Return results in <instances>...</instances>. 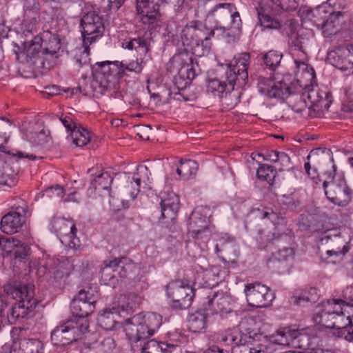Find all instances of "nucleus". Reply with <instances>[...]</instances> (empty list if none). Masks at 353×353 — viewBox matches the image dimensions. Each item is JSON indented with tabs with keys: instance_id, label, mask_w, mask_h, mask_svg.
<instances>
[{
	"instance_id": "nucleus-1",
	"label": "nucleus",
	"mask_w": 353,
	"mask_h": 353,
	"mask_svg": "<svg viewBox=\"0 0 353 353\" xmlns=\"http://www.w3.org/2000/svg\"><path fill=\"white\" fill-rule=\"evenodd\" d=\"M209 15L219 19L220 26L214 30L208 28L200 21H192L182 30L181 40L196 57H203L211 49V37L216 31H221L223 37L234 34L241 28L242 23L239 13L232 3H219L208 12Z\"/></svg>"
},
{
	"instance_id": "nucleus-2",
	"label": "nucleus",
	"mask_w": 353,
	"mask_h": 353,
	"mask_svg": "<svg viewBox=\"0 0 353 353\" xmlns=\"http://www.w3.org/2000/svg\"><path fill=\"white\" fill-rule=\"evenodd\" d=\"M153 40L150 34L144 33L137 37H130L121 42L123 49L134 51L136 60L128 64L119 61H102L96 63L92 67L93 83L103 92L114 87L119 78L126 71L139 74L142 72L147 61L151 58V49Z\"/></svg>"
},
{
	"instance_id": "nucleus-3",
	"label": "nucleus",
	"mask_w": 353,
	"mask_h": 353,
	"mask_svg": "<svg viewBox=\"0 0 353 353\" xmlns=\"http://www.w3.org/2000/svg\"><path fill=\"white\" fill-rule=\"evenodd\" d=\"M250 63L249 53H241L235 56L227 65L224 79H208L206 84L208 93L222 99L226 98L234 89V85L242 87L248 81V67Z\"/></svg>"
},
{
	"instance_id": "nucleus-4",
	"label": "nucleus",
	"mask_w": 353,
	"mask_h": 353,
	"mask_svg": "<svg viewBox=\"0 0 353 353\" xmlns=\"http://www.w3.org/2000/svg\"><path fill=\"white\" fill-rule=\"evenodd\" d=\"M296 75L299 79L292 83L294 92H303L309 103V109L316 110H327L332 103L331 95L325 88H319L316 83L314 68L304 61L295 60Z\"/></svg>"
},
{
	"instance_id": "nucleus-5",
	"label": "nucleus",
	"mask_w": 353,
	"mask_h": 353,
	"mask_svg": "<svg viewBox=\"0 0 353 353\" xmlns=\"http://www.w3.org/2000/svg\"><path fill=\"white\" fill-rule=\"evenodd\" d=\"M268 338L255 330L243 332L237 327L228 329L217 336L221 344L231 346L232 353H269L273 344Z\"/></svg>"
},
{
	"instance_id": "nucleus-6",
	"label": "nucleus",
	"mask_w": 353,
	"mask_h": 353,
	"mask_svg": "<svg viewBox=\"0 0 353 353\" xmlns=\"http://www.w3.org/2000/svg\"><path fill=\"white\" fill-rule=\"evenodd\" d=\"M353 305L341 299L323 301L314 310L313 321L328 329H343L353 324Z\"/></svg>"
},
{
	"instance_id": "nucleus-7",
	"label": "nucleus",
	"mask_w": 353,
	"mask_h": 353,
	"mask_svg": "<svg viewBox=\"0 0 353 353\" xmlns=\"http://www.w3.org/2000/svg\"><path fill=\"white\" fill-rule=\"evenodd\" d=\"M4 292L16 300L7 313V318L11 324L21 321L32 312L38 303L34 298L33 287L17 280H10L3 285Z\"/></svg>"
},
{
	"instance_id": "nucleus-8",
	"label": "nucleus",
	"mask_w": 353,
	"mask_h": 353,
	"mask_svg": "<svg viewBox=\"0 0 353 353\" xmlns=\"http://www.w3.org/2000/svg\"><path fill=\"white\" fill-rule=\"evenodd\" d=\"M268 339L273 345H292L296 348L307 351V353H325L323 350L315 348L319 339L310 328L299 331L290 327H281L275 334L269 336Z\"/></svg>"
},
{
	"instance_id": "nucleus-9",
	"label": "nucleus",
	"mask_w": 353,
	"mask_h": 353,
	"mask_svg": "<svg viewBox=\"0 0 353 353\" xmlns=\"http://www.w3.org/2000/svg\"><path fill=\"white\" fill-rule=\"evenodd\" d=\"M210 208L207 206H197L191 213L188 222V234L194 239V242H188L187 248L195 251L193 256L201 255L204 251L210 240V230L208 227V213Z\"/></svg>"
},
{
	"instance_id": "nucleus-10",
	"label": "nucleus",
	"mask_w": 353,
	"mask_h": 353,
	"mask_svg": "<svg viewBox=\"0 0 353 353\" xmlns=\"http://www.w3.org/2000/svg\"><path fill=\"white\" fill-rule=\"evenodd\" d=\"M161 323V316L154 312H141L125 320L124 331L130 341L137 342L152 336Z\"/></svg>"
},
{
	"instance_id": "nucleus-11",
	"label": "nucleus",
	"mask_w": 353,
	"mask_h": 353,
	"mask_svg": "<svg viewBox=\"0 0 353 353\" xmlns=\"http://www.w3.org/2000/svg\"><path fill=\"white\" fill-rule=\"evenodd\" d=\"M259 92L270 99H283L292 94L296 95V102L293 104L292 110L297 113H301L307 108L309 109V103L303 92H294V88L288 86L282 81L274 82L272 79L262 76L256 78Z\"/></svg>"
},
{
	"instance_id": "nucleus-12",
	"label": "nucleus",
	"mask_w": 353,
	"mask_h": 353,
	"mask_svg": "<svg viewBox=\"0 0 353 353\" xmlns=\"http://www.w3.org/2000/svg\"><path fill=\"white\" fill-rule=\"evenodd\" d=\"M277 217L276 213H275L272 208L265 206L253 208L248 214L245 228L248 231L252 232V234L254 236L259 247L261 249L266 248L269 245L274 244L276 241H279L281 236L261 228L254 230L251 224L252 219L253 218L259 220L268 219L273 222Z\"/></svg>"
},
{
	"instance_id": "nucleus-13",
	"label": "nucleus",
	"mask_w": 353,
	"mask_h": 353,
	"mask_svg": "<svg viewBox=\"0 0 353 353\" xmlns=\"http://www.w3.org/2000/svg\"><path fill=\"white\" fill-rule=\"evenodd\" d=\"M81 14L80 26L82 29L83 43L90 45L102 37L105 31L103 22L91 4H85Z\"/></svg>"
},
{
	"instance_id": "nucleus-14",
	"label": "nucleus",
	"mask_w": 353,
	"mask_h": 353,
	"mask_svg": "<svg viewBox=\"0 0 353 353\" xmlns=\"http://www.w3.org/2000/svg\"><path fill=\"white\" fill-rule=\"evenodd\" d=\"M137 270L136 265L126 257L114 258L113 260H106L103 262L101 269V278L108 281L107 284L115 287L119 279L131 278L133 272Z\"/></svg>"
},
{
	"instance_id": "nucleus-15",
	"label": "nucleus",
	"mask_w": 353,
	"mask_h": 353,
	"mask_svg": "<svg viewBox=\"0 0 353 353\" xmlns=\"http://www.w3.org/2000/svg\"><path fill=\"white\" fill-rule=\"evenodd\" d=\"M74 268L70 259L65 256L48 259L38 270L50 282L61 284L65 282Z\"/></svg>"
},
{
	"instance_id": "nucleus-16",
	"label": "nucleus",
	"mask_w": 353,
	"mask_h": 353,
	"mask_svg": "<svg viewBox=\"0 0 353 353\" xmlns=\"http://www.w3.org/2000/svg\"><path fill=\"white\" fill-rule=\"evenodd\" d=\"M336 1V0H327L319 6L313 13V16L316 18V26L327 36L335 34L338 32V26L341 23L340 18L343 16L341 12H335L331 7Z\"/></svg>"
},
{
	"instance_id": "nucleus-17",
	"label": "nucleus",
	"mask_w": 353,
	"mask_h": 353,
	"mask_svg": "<svg viewBox=\"0 0 353 353\" xmlns=\"http://www.w3.org/2000/svg\"><path fill=\"white\" fill-rule=\"evenodd\" d=\"M167 294L172 299V307L176 310L188 309L193 301L194 290L186 281H171L166 286Z\"/></svg>"
},
{
	"instance_id": "nucleus-18",
	"label": "nucleus",
	"mask_w": 353,
	"mask_h": 353,
	"mask_svg": "<svg viewBox=\"0 0 353 353\" xmlns=\"http://www.w3.org/2000/svg\"><path fill=\"white\" fill-rule=\"evenodd\" d=\"M328 178L331 179V181H325L323 183L327 199L339 206L347 205L351 200L350 190L344 178L339 176L334 179L331 173L329 174Z\"/></svg>"
},
{
	"instance_id": "nucleus-19",
	"label": "nucleus",
	"mask_w": 353,
	"mask_h": 353,
	"mask_svg": "<svg viewBox=\"0 0 353 353\" xmlns=\"http://www.w3.org/2000/svg\"><path fill=\"white\" fill-rule=\"evenodd\" d=\"M244 292L247 301L252 307H268L275 298L274 292L269 287L261 283L245 285Z\"/></svg>"
},
{
	"instance_id": "nucleus-20",
	"label": "nucleus",
	"mask_w": 353,
	"mask_h": 353,
	"mask_svg": "<svg viewBox=\"0 0 353 353\" xmlns=\"http://www.w3.org/2000/svg\"><path fill=\"white\" fill-rule=\"evenodd\" d=\"M25 48H27V56L34 57V51L43 48L41 50L62 53L61 50L60 40L57 35L49 31L43 32L40 35L34 36L30 41L25 42Z\"/></svg>"
},
{
	"instance_id": "nucleus-21",
	"label": "nucleus",
	"mask_w": 353,
	"mask_h": 353,
	"mask_svg": "<svg viewBox=\"0 0 353 353\" xmlns=\"http://www.w3.org/2000/svg\"><path fill=\"white\" fill-rule=\"evenodd\" d=\"M95 303L96 301L89 290H81L70 305L71 313L75 318L74 321H86L88 323L85 318L94 312Z\"/></svg>"
},
{
	"instance_id": "nucleus-22",
	"label": "nucleus",
	"mask_w": 353,
	"mask_h": 353,
	"mask_svg": "<svg viewBox=\"0 0 353 353\" xmlns=\"http://www.w3.org/2000/svg\"><path fill=\"white\" fill-rule=\"evenodd\" d=\"M163 2L167 3V0H137L136 8L141 21L151 30L158 23L161 17L159 8Z\"/></svg>"
},
{
	"instance_id": "nucleus-23",
	"label": "nucleus",
	"mask_w": 353,
	"mask_h": 353,
	"mask_svg": "<svg viewBox=\"0 0 353 353\" xmlns=\"http://www.w3.org/2000/svg\"><path fill=\"white\" fill-rule=\"evenodd\" d=\"M327 61L341 70H353V46L343 45L329 51Z\"/></svg>"
},
{
	"instance_id": "nucleus-24",
	"label": "nucleus",
	"mask_w": 353,
	"mask_h": 353,
	"mask_svg": "<svg viewBox=\"0 0 353 353\" xmlns=\"http://www.w3.org/2000/svg\"><path fill=\"white\" fill-rule=\"evenodd\" d=\"M28 210L23 206H17L6 214L1 219L0 229L7 234L16 233L21 229L25 222L24 216Z\"/></svg>"
},
{
	"instance_id": "nucleus-25",
	"label": "nucleus",
	"mask_w": 353,
	"mask_h": 353,
	"mask_svg": "<svg viewBox=\"0 0 353 353\" xmlns=\"http://www.w3.org/2000/svg\"><path fill=\"white\" fill-rule=\"evenodd\" d=\"M188 69L179 70L178 74L174 77V85L170 92V96L174 100H190L185 94V90L190 85L196 74L195 72H188Z\"/></svg>"
},
{
	"instance_id": "nucleus-26",
	"label": "nucleus",
	"mask_w": 353,
	"mask_h": 353,
	"mask_svg": "<svg viewBox=\"0 0 353 353\" xmlns=\"http://www.w3.org/2000/svg\"><path fill=\"white\" fill-rule=\"evenodd\" d=\"M321 241L327 244V254L329 256H334L337 261L342 260L349 251L348 243L340 235H334L332 237L325 236Z\"/></svg>"
},
{
	"instance_id": "nucleus-27",
	"label": "nucleus",
	"mask_w": 353,
	"mask_h": 353,
	"mask_svg": "<svg viewBox=\"0 0 353 353\" xmlns=\"http://www.w3.org/2000/svg\"><path fill=\"white\" fill-rule=\"evenodd\" d=\"M150 172L146 165H139L137 168V172L133 174L130 181L132 191L130 192V196L134 199L140 191L141 188L150 189L152 179Z\"/></svg>"
},
{
	"instance_id": "nucleus-28",
	"label": "nucleus",
	"mask_w": 353,
	"mask_h": 353,
	"mask_svg": "<svg viewBox=\"0 0 353 353\" xmlns=\"http://www.w3.org/2000/svg\"><path fill=\"white\" fill-rule=\"evenodd\" d=\"M161 212L162 219L173 221L179 209V199L174 192L162 193L161 196Z\"/></svg>"
},
{
	"instance_id": "nucleus-29",
	"label": "nucleus",
	"mask_w": 353,
	"mask_h": 353,
	"mask_svg": "<svg viewBox=\"0 0 353 353\" xmlns=\"http://www.w3.org/2000/svg\"><path fill=\"white\" fill-rule=\"evenodd\" d=\"M65 325L69 328L64 330L63 345H65L77 341L83 334L88 332L89 325L86 321L80 323L74 321V319L68 320L65 322Z\"/></svg>"
},
{
	"instance_id": "nucleus-30",
	"label": "nucleus",
	"mask_w": 353,
	"mask_h": 353,
	"mask_svg": "<svg viewBox=\"0 0 353 353\" xmlns=\"http://www.w3.org/2000/svg\"><path fill=\"white\" fill-rule=\"evenodd\" d=\"M208 307L212 314L228 312L230 310V299L223 293L213 292L208 296Z\"/></svg>"
},
{
	"instance_id": "nucleus-31",
	"label": "nucleus",
	"mask_w": 353,
	"mask_h": 353,
	"mask_svg": "<svg viewBox=\"0 0 353 353\" xmlns=\"http://www.w3.org/2000/svg\"><path fill=\"white\" fill-rule=\"evenodd\" d=\"M207 310H208L206 307L199 309L189 315L188 323L190 331L200 332L206 327L208 315Z\"/></svg>"
},
{
	"instance_id": "nucleus-32",
	"label": "nucleus",
	"mask_w": 353,
	"mask_h": 353,
	"mask_svg": "<svg viewBox=\"0 0 353 353\" xmlns=\"http://www.w3.org/2000/svg\"><path fill=\"white\" fill-rule=\"evenodd\" d=\"M176 345L172 343L150 340L142 347V353H174L176 351Z\"/></svg>"
},
{
	"instance_id": "nucleus-33",
	"label": "nucleus",
	"mask_w": 353,
	"mask_h": 353,
	"mask_svg": "<svg viewBox=\"0 0 353 353\" xmlns=\"http://www.w3.org/2000/svg\"><path fill=\"white\" fill-rule=\"evenodd\" d=\"M319 297L316 288L305 289L299 293H296L290 299V303L294 305L306 306L308 303L315 302Z\"/></svg>"
},
{
	"instance_id": "nucleus-34",
	"label": "nucleus",
	"mask_w": 353,
	"mask_h": 353,
	"mask_svg": "<svg viewBox=\"0 0 353 353\" xmlns=\"http://www.w3.org/2000/svg\"><path fill=\"white\" fill-rule=\"evenodd\" d=\"M51 230L57 235H62L69 230L70 239L76 237L77 228L74 223H71L69 221L60 217L54 218L50 223Z\"/></svg>"
},
{
	"instance_id": "nucleus-35",
	"label": "nucleus",
	"mask_w": 353,
	"mask_h": 353,
	"mask_svg": "<svg viewBox=\"0 0 353 353\" xmlns=\"http://www.w3.org/2000/svg\"><path fill=\"white\" fill-rule=\"evenodd\" d=\"M35 63L39 62L42 68L50 69L53 67L57 61V59L61 56V53L41 50L34 51Z\"/></svg>"
},
{
	"instance_id": "nucleus-36",
	"label": "nucleus",
	"mask_w": 353,
	"mask_h": 353,
	"mask_svg": "<svg viewBox=\"0 0 353 353\" xmlns=\"http://www.w3.org/2000/svg\"><path fill=\"white\" fill-rule=\"evenodd\" d=\"M216 252H223L226 254L234 253L236 255L237 245L236 240L233 236L228 234H221L215 245Z\"/></svg>"
},
{
	"instance_id": "nucleus-37",
	"label": "nucleus",
	"mask_w": 353,
	"mask_h": 353,
	"mask_svg": "<svg viewBox=\"0 0 353 353\" xmlns=\"http://www.w3.org/2000/svg\"><path fill=\"white\" fill-rule=\"evenodd\" d=\"M17 181V172L8 163L0 159V185L11 188Z\"/></svg>"
},
{
	"instance_id": "nucleus-38",
	"label": "nucleus",
	"mask_w": 353,
	"mask_h": 353,
	"mask_svg": "<svg viewBox=\"0 0 353 353\" xmlns=\"http://www.w3.org/2000/svg\"><path fill=\"white\" fill-rule=\"evenodd\" d=\"M198 170V164L193 160L181 161L176 169V173L184 180L194 176Z\"/></svg>"
},
{
	"instance_id": "nucleus-39",
	"label": "nucleus",
	"mask_w": 353,
	"mask_h": 353,
	"mask_svg": "<svg viewBox=\"0 0 353 353\" xmlns=\"http://www.w3.org/2000/svg\"><path fill=\"white\" fill-rule=\"evenodd\" d=\"M188 50L187 48L184 51L175 54L173 57V61L180 67L179 70L188 69V72H195L193 69L194 59L192 55L194 54L192 52H188Z\"/></svg>"
},
{
	"instance_id": "nucleus-40",
	"label": "nucleus",
	"mask_w": 353,
	"mask_h": 353,
	"mask_svg": "<svg viewBox=\"0 0 353 353\" xmlns=\"http://www.w3.org/2000/svg\"><path fill=\"white\" fill-rule=\"evenodd\" d=\"M276 174V170L268 164H261L256 171L257 178L270 185L274 184Z\"/></svg>"
},
{
	"instance_id": "nucleus-41",
	"label": "nucleus",
	"mask_w": 353,
	"mask_h": 353,
	"mask_svg": "<svg viewBox=\"0 0 353 353\" xmlns=\"http://www.w3.org/2000/svg\"><path fill=\"white\" fill-rule=\"evenodd\" d=\"M71 138L73 143L78 147L86 145L91 139L90 132L85 128L77 126L71 132Z\"/></svg>"
},
{
	"instance_id": "nucleus-42",
	"label": "nucleus",
	"mask_w": 353,
	"mask_h": 353,
	"mask_svg": "<svg viewBox=\"0 0 353 353\" xmlns=\"http://www.w3.org/2000/svg\"><path fill=\"white\" fill-rule=\"evenodd\" d=\"M283 57L282 52L277 50H270L263 55V61L267 68L274 71L280 65Z\"/></svg>"
},
{
	"instance_id": "nucleus-43",
	"label": "nucleus",
	"mask_w": 353,
	"mask_h": 353,
	"mask_svg": "<svg viewBox=\"0 0 353 353\" xmlns=\"http://www.w3.org/2000/svg\"><path fill=\"white\" fill-rule=\"evenodd\" d=\"M113 177L108 172H103L98 174L90 183V185L97 189V188L103 190H108L112 182Z\"/></svg>"
},
{
	"instance_id": "nucleus-44",
	"label": "nucleus",
	"mask_w": 353,
	"mask_h": 353,
	"mask_svg": "<svg viewBox=\"0 0 353 353\" xmlns=\"http://www.w3.org/2000/svg\"><path fill=\"white\" fill-rule=\"evenodd\" d=\"M12 249L10 251L13 258L16 260L21 261L25 259L29 254L30 248L27 243H22L20 241L14 240Z\"/></svg>"
},
{
	"instance_id": "nucleus-45",
	"label": "nucleus",
	"mask_w": 353,
	"mask_h": 353,
	"mask_svg": "<svg viewBox=\"0 0 353 353\" xmlns=\"http://www.w3.org/2000/svg\"><path fill=\"white\" fill-rule=\"evenodd\" d=\"M24 353H43V345L38 339H21Z\"/></svg>"
},
{
	"instance_id": "nucleus-46",
	"label": "nucleus",
	"mask_w": 353,
	"mask_h": 353,
	"mask_svg": "<svg viewBox=\"0 0 353 353\" xmlns=\"http://www.w3.org/2000/svg\"><path fill=\"white\" fill-rule=\"evenodd\" d=\"M26 136L32 144L35 145H42L48 142V137L44 130L37 131H27Z\"/></svg>"
},
{
	"instance_id": "nucleus-47",
	"label": "nucleus",
	"mask_w": 353,
	"mask_h": 353,
	"mask_svg": "<svg viewBox=\"0 0 353 353\" xmlns=\"http://www.w3.org/2000/svg\"><path fill=\"white\" fill-rule=\"evenodd\" d=\"M114 312L111 310H105L98 317V322L105 330H112L114 327Z\"/></svg>"
},
{
	"instance_id": "nucleus-48",
	"label": "nucleus",
	"mask_w": 353,
	"mask_h": 353,
	"mask_svg": "<svg viewBox=\"0 0 353 353\" xmlns=\"http://www.w3.org/2000/svg\"><path fill=\"white\" fill-rule=\"evenodd\" d=\"M258 18L260 25L265 28L279 29L281 28V23L267 14L259 12H258Z\"/></svg>"
},
{
	"instance_id": "nucleus-49",
	"label": "nucleus",
	"mask_w": 353,
	"mask_h": 353,
	"mask_svg": "<svg viewBox=\"0 0 353 353\" xmlns=\"http://www.w3.org/2000/svg\"><path fill=\"white\" fill-rule=\"evenodd\" d=\"M25 19L21 24L23 34L28 37L29 34L34 35L37 32V20L36 17H29Z\"/></svg>"
},
{
	"instance_id": "nucleus-50",
	"label": "nucleus",
	"mask_w": 353,
	"mask_h": 353,
	"mask_svg": "<svg viewBox=\"0 0 353 353\" xmlns=\"http://www.w3.org/2000/svg\"><path fill=\"white\" fill-rule=\"evenodd\" d=\"M83 49L77 50L74 57L75 63L79 68L89 65L90 61L88 50L89 45L83 43Z\"/></svg>"
},
{
	"instance_id": "nucleus-51",
	"label": "nucleus",
	"mask_w": 353,
	"mask_h": 353,
	"mask_svg": "<svg viewBox=\"0 0 353 353\" xmlns=\"http://www.w3.org/2000/svg\"><path fill=\"white\" fill-rule=\"evenodd\" d=\"M0 152H3L5 154H7L14 157H17L19 159H28V160H31V161H35L38 159L37 156L32 154L26 152L18 151V150H13V151L8 150H7L6 146L4 144L0 145Z\"/></svg>"
},
{
	"instance_id": "nucleus-52",
	"label": "nucleus",
	"mask_w": 353,
	"mask_h": 353,
	"mask_svg": "<svg viewBox=\"0 0 353 353\" xmlns=\"http://www.w3.org/2000/svg\"><path fill=\"white\" fill-rule=\"evenodd\" d=\"M69 326L65 325V322L61 325L60 326H57L52 332H51V341L55 345H63V332L66 329H68Z\"/></svg>"
},
{
	"instance_id": "nucleus-53",
	"label": "nucleus",
	"mask_w": 353,
	"mask_h": 353,
	"mask_svg": "<svg viewBox=\"0 0 353 353\" xmlns=\"http://www.w3.org/2000/svg\"><path fill=\"white\" fill-rule=\"evenodd\" d=\"M307 42L308 39L307 38L299 34L291 39L292 48L294 50L300 51L304 54H305V46Z\"/></svg>"
},
{
	"instance_id": "nucleus-54",
	"label": "nucleus",
	"mask_w": 353,
	"mask_h": 353,
	"mask_svg": "<svg viewBox=\"0 0 353 353\" xmlns=\"http://www.w3.org/2000/svg\"><path fill=\"white\" fill-rule=\"evenodd\" d=\"M25 14L29 17H36L39 10V3L36 0H26L23 6Z\"/></svg>"
},
{
	"instance_id": "nucleus-55",
	"label": "nucleus",
	"mask_w": 353,
	"mask_h": 353,
	"mask_svg": "<svg viewBox=\"0 0 353 353\" xmlns=\"http://www.w3.org/2000/svg\"><path fill=\"white\" fill-rule=\"evenodd\" d=\"M169 334V340L165 343H172L173 345H176V351L174 352V353H178V352L180 350V344L185 342L186 337L185 335L181 334L180 333H178L176 332Z\"/></svg>"
},
{
	"instance_id": "nucleus-56",
	"label": "nucleus",
	"mask_w": 353,
	"mask_h": 353,
	"mask_svg": "<svg viewBox=\"0 0 353 353\" xmlns=\"http://www.w3.org/2000/svg\"><path fill=\"white\" fill-rule=\"evenodd\" d=\"M273 2L282 10H292L296 8V0H272Z\"/></svg>"
},
{
	"instance_id": "nucleus-57",
	"label": "nucleus",
	"mask_w": 353,
	"mask_h": 353,
	"mask_svg": "<svg viewBox=\"0 0 353 353\" xmlns=\"http://www.w3.org/2000/svg\"><path fill=\"white\" fill-rule=\"evenodd\" d=\"M115 344L113 339L107 337L99 343V348L103 353H108L114 348Z\"/></svg>"
},
{
	"instance_id": "nucleus-58",
	"label": "nucleus",
	"mask_w": 353,
	"mask_h": 353,
	"mask_svg": "<svg viewBox=\"0 0 353 353\" xmlns=\"http://www.w3.org/2000/svg\"><path fill=\"white\" fill-rule=\"evenodd\" d=\"M294 254V250L291 248H283L279 250L276 253V259L279 261H287L289 258H292Z\"/></svg>"
},
{
	"instance_id": "nucleus-59",
	"label": "nucleus",
	"mask_w": 353,
	"mask_h": 353,
	"mask_svg": "<svg viewBox=\"0 0 353 353\" xmlns=\"http://www.w3.org/2000/svg\"><path fill=\"white\" fill-rule=\"evenodd\" d=\"M304 169L308 177H310L314 181V183L317 184L320 181L316 169H312L309 161L305 162Z\"/></svg>"
},
{
	"instance_id": "nucleus-60",
	"label": "nucleus",
	"mask_w": 353,
	"mask_h": 353,
	"mask_svg": "<svg viewBox=\"0 0 353 353\" xmlns=\"http://www.w3.org/2000/svg\"><path fill=\"white\" fill-rule=\"evenodd\" d=\"M59 119L68 132H72V130H73L77 127L76 123H74V121L70 116H68V115L63 116L62 115Z\"/></svg>"
},
{
	"instance_id": "nucleus-61",
	"label": "nucleus",
	"mask_w": 353,
	"mask_h": 353,
	"mask_svg": "<svg viewBox=\"0 0 353 353\" xmlns=\"http://www.w3.org/2000/svg\"><path fill=\"white\" fill-rule=\"evenodd\" d=\"M46 193L48 196H52L53 195L57 196H63V194L64 193L63 188L61 185H57L55 186H51L48 188Z\"/></svg>"
},
{
	"instance_id": "nucleus-62",
	"label": "nucleus",
	"mask_w": 353,
	"mask_h": 353,
	"mask_svg": "<svg viewBox=\"0 0 353 353\" xmlns=\"http://www.w3.org/2000/svg\"><path fill=\"white\" fill-rule=\"evenodd\" d=\"M3 350H10L9 353H24L22 347L21 339L19 340V343L14 342L13 345L9 347L8 346H3Z\"/></svg>"
},
{
	"instance_id": "nucleus-63",
	"label": "nucleus",
	"mask_w": 353,
	"mask_h": 353,
	"mask_svg": "<svg viewBox=\"0 0 353 353\" xmlns=\"http://www.w3.org/2000/svg\"><path fill=\"white\" fill-rule=\"evenodd\" d=\"M277 163L283 168H288L290 165V158L286 153L280 152Z\"/></svg>"
},
{
	"instance_id": "nucleus-64",
	"label": "nucleus",
	"mask_w": 353,
	"mask_h": 353,
	"mask_svg": "<svg viewBox=\"0 0 353 353\" xmlns=\"http://www.w3.org/2000/svg\"><path fill=\"white\" fill-rule=\"evenodd\" d=\"M279 152H280L276 151V150L268 151L265 154L263 159L266 160V161H272V162H274V163H277L279 155Z\"/></svg>"
}]
</instances>
